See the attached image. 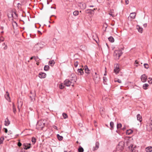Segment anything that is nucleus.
<instances>
[{
  "mask_svg": "<svg viewBox=\"0 0 152 152\" xmlns=\"http://www.w3.org/2000/svg\"><path fill=\"white\" fill-rule=\"evenodd\" d=\"M96 9H97L96 8H96H94V9H93V10H93V13L94 14V10H96Z\"/></svg>",
  "mask_w": 152,
  "mask_h": 152,
  "instance_id": "nucleus-57",
  "label": "nucleus"
},
{
  "mask_svg": "<svg viewBox=\"0 0 152 152\" xmlns=\"http://www.w3.org/2000/svg\"><path fill=\"white\" fill-rule=\"evenodd\" d=\"M125 129H126V128L125 127H123L122 129L123 130H124Z\"/></svg>",
  "mask_w": 152,
  "mask_h": 152,
  "instance_id": "nucleus-58",
  "label": "nucleus"
},
{
  "mask_svg": "<svg viewBox=\"0 0 152 152\" xmlns=\"http://www.w3.org/2000/svg\"><path fill=\"white\" fill-rule=\"evenodd\" d=\"M79 12L78 11H75L73 12V14L75 16H77L78 15Z\"/></svg>",
  "mask_w": 152,
  "mask_h": 152,
  "instance_id": "nucleus-34",
  "label": "nucleus"
},
{
  "mask_svg": "<svg viewBox=\"0 0 152 152\" xmlns=\"http://www.w3.org/2000/svg\"><path fill=\"white\" fill-rule=\"evenodd\" d=\"M31 144L25 143L23 144V146L24 149L27 150L31 148Z\"/></svg>",
  "mask_w": 152,
  "mask_h": 152,
  "instance_id": "nucleus-7",
  "label": "nucleus"
},
{
  "mask_svg": "<svg viewBox=\"0 0 152 152\" xmlns=\"http://www.w3.org/2000/svg\"><path fill=\"white\" fill-rule=\"evenodd\" d=\"M10 124V122L9 121L8 118H6L4 121V125L6 126H8Z\"/></svg>",
  "mask_w": 152,
  "mask_h": 152,
  "instance_id": "nucleus-15",
  "label": "nucleus"
},
{
  "mask_svg": "<svg viewBox=\"0 0 152 152\" xmlns=\"http://www.w3.org/2000/svg\"><path fill=\"white\" fill-rule=\"evenodd\" d=\"M137 120L139 121L140 122H141L142 121V116L140 114H137Z\"/></svg>",
  "mask_w": 152,
  "mask_h": 152,
  "instance_id": "nucleus-23",
  "label": "nucleus"
},
{
  "mask_svg": "<svg viewBox=\"0 0 152 152\" xmlns=\"http://www.w3.org/2000/svg\"><path fill=\"white\" fill-rule=\"evenodd\" d=\"M148 81L149 83L152 84V78L150 77L149 78Z\"/></svg>",
  "mask_w": 152,
  "mask_h": 152,
  "instance_id": "nucleus-39",
  "label": "nucleus"
},
{
  "mask_svg": "<svg viewBox=\"0 0 152 152\" xmlns=\"http://www.w3.org/2000/svg\"><path fill=\"white\" fill-rule=\"evenodd\" d=\"M31 141L34 144L36 142V140L34 137H33L32 138Z\"/></svg>",
  "mask_w": 152,
  "mask_h": 152,
  "instance_id": "nucleus-36",
  "label": "nucleus"
},
{
  "mask_svg": "<svg viewBox=\"0 0 152 152\" xmlns=\"http://www.w3.org/2000/svg\"><path fill=\"white\" fill-rule=\"evenodd\" d=\"M36 57V61H38L37 60V59L38 58V57Z\"/></svg>",
  "mask_w": 152,
  "mask_h": 152,
  "instance_id": "nucleus-63",
  "label": "nucleus"
},
{
  "mask_svg": "<svg viewBox=\"0 0 152 152\" xmlns=\"http://www.w3.org/2000/svg\"><path fill=\"white\" fill-rule=\"evenodd\" d=\"M121 126H122V125L121 123L118 124H117V128L118 129L121 128Z\"/></svg>",
  "mask_w": 152,
  "mask_h": 152,
  "instance_id": "nucleus-38",
  "label": "nucleus"
},
{
  "mask_svg": "<svg viewBox=\"0 0 152 152\" xmlns=\"http://www.w3.org/2000/svg\"><path fill=\"white\" fill-rule=\"evenodd\" d=\"M85 72L87 74H89L90 73V71L88 66L86 65H85L84 66Z\"/></svg>",
  "mask_w": 152,
  "mask_h": 152,
  "instance_id": "nucleus-16",
  "label": "nucleus"
},
{
  "mask_svg": "<svg viewBox=\"0 0 152 152\" xmlns=\"http://www.w3.org/2000/svg\"><path fill=\"white\" fill-rule=\"evenodd\" d=\"M93 10L91 9H87L85 10L87 14H90L91 15L94 14L93 13Z\"/></svg>",
  "mask_w": 152,
  "mask_h": 152,
  "instance_id": "nucleus-22",
  "label": "nucleus"
},
{
  "mask_svg": "<svg viewBox=\"0 0 152 152\" xmlns=\"http://www.w3.org/2000/svg\"><path fill=\"white\" fill-rule=\"evenodd\" d=\"M4 40V38L3 37H1L0 38V41H3Z\"/></svg>",
  "mask_w": 152,
  "mask_h": 152,
  "instance_id": "nucleus-48",
  "label": "nucleus"
},
{
  "mask_svg": "<svg viewBox=\"0 0 152 152\" xmlns=\"http://www.w3.org/2000/svg\"><path fill=\"white\" fill-rule=\"evenodd\" d=\"M33 58H34L35 59V61H36V57L35 56H32L30 58V60H32V59H33Z\"/></svg>",
  "mask_w": 152,
  "mask_h": 152,
  "instance_id": "nucleus-47",
  "label": "nucleus"
},
{
  "mask_svg": "<svg viewBox=\"0 0 152 152\" xmlns=\"http://www.w3.org/2000/svg\"><path fill=\"white\" fill-rule=\"evenodd\" d=\"M64 84L63 85V83H61L59 85V88L61 89H63L64 88Z\"/></svg>",
  "mask_w": 152,
  "mask_h": 152,
  "instance_id": "nucleus-33",
  "label": "nucleus"
},
{
  "mask_svg": "<svg viewBox=\"0 0 152 152\" xmlns=\"http://www.w3.org/2000/svg\"><path fill=\"white\" fill-rule=\"evenodd\" d=\"M135 63H136V64H138V62H137V61H135Z\"/></svg>",
  "mask_w": 152,
  "mask_h": 152,
  "instance_id": "nucleus-64",
  "label": "nucleus"
},
{
  "mask_svg": "<svg viewBox=\"0 0 152 152\" xmlns=\"http://www.w3.org/2000/svg\"><path fill=\"white\" fill-rule=\"evenodd\" d=\"M51 8H54V9H56V7H51Z\"/></svg>",
  "mask_w": 152,
  "mask_h": 152,
  "instance_id": "nucleus-62",
  "label": "nucleus"
},
{
  "mask_svg": "<svg viewBox=\"0 0 152 152\" xmlns=\"http://www.w3.org/2000/svg\"><path fill=\"white\" fill-rule=\"evenodd\" d=\"M18 146L19 147H20L21 146V145H22V144L21 142H19L18 143Z\"/></svg>",
  "mask_w": 152,
  "mask_h": 152,
  "instance_id": "nucleus-49",
  "label": "nucleus"
},
{
  "mask_svg": "<svg viewBox=\"0 0 152 152\" xmlns=\"http://www.w3.org/2000/svg\"><path fill=\"white\" fill-rule=\"evenodd\" d=\"M148 84L147 83H145L144 84L143 86V88L144 89H147V88L148 86Z\"/></svg>",
  "mask_w": 152,
  "mask_h": 152,
  "instance_id": "nucleus-30",
  "label": "nucleus"
},
{
  "mask_svg": "<svg viewBox=\"0 0 152 152\" xmlns=\"http://www.w3.org/2000/svg\"><path fill=\"white\" fill-rule=\"evenodd\" d=\"M147 77L145 74H143L141 75V79L142 82H145L147 81Z\"/></svg>",
  "mask_w": 152,
  "mask_h": 152,
  "instance_id": "nucleus-11",
  "label": "nucleus"
},
{
  "mask_svg": "<svg viewBox=\"0 0 152 152\" xmlns=\"http://www.w3.org/2000/svg\"><path fill=\"white\" fill-rule=\"evenodd\" d=\"M137 29L138 30L139 32L140 33H142V32L143 29L142 28L140 27L139 26H137Z\"/></svg>",
  "mask_w": 152,
  "mask_h": 152,
  "instance_id": "nucleus-27",
  "label": "nucleus"
},
{
  "mask_svg": "<svg viewBox=\"0 0 152 152\" xmlns=\"http://www.w3.org/2000/svg\"><path fill=\"white\" fill-rule=\"evenodd\" d=\"M53 127L55 129H56V130H58L57 127L56 126H54Z\"/></svg>",
  "mask_w": 152,
  "mask_h": 152,
  "instance_id": "nucleus-54",
  "label": "nucleus"
},
{
  "mask_svg": "<svg viewBox=\"0 0 152 152\" xmlns=\"http://www.w3.org/2000/svg\"><path fill=\"white\" fill-rule=\"evenodd\" d=\"M38 33L39 34H42L41 32L39 31H38Z\"/></svg>",
  "mask_w": 152,
  "mask_h": 152,
  "instance_id": "nucleus-56",
  "label": "nucleus"
},
{
  "mask_svg": "<svg viewBox=\"0 0 152 152\" xmlns=\"http://www.w3.org/2000/svg\"><path fill=\"white\" fill-rule=\"evenodd\" d=\"M129 148L131 152H137L136 148L135 146H134V147H133V145H131L129 146Z\"/></svg>",
  "mask_w": 152,
  "mask_h": 152,
  "instance_id": "nucleus-8",
  "label": "nucleus"
},
{
  "mask_svg": "<svg viewBox=\"0 0 152 152\" xmlns=\"http://www.w3.org/2000/svg\"><path fill=\"white\" fill-rule=\"evenodd\" d=\"M7 94L5 95V97L6 99L9 102H11L10 98L9 96V94L7 92Z\"/></svg>",
  "mask_w": 152,
  "mask_h": 152,
  "instance_id": "nucleus-18",
  "label": "nucleus"
},
{
  "mask_svg": "<svg viewBox=\"0 0 152 152\" xmlns=\"http://www.w3.org/2000/svg\"><path fill=\"white\" fill-rule=\"evenodd\" d=\"M43 47L42 45L40 43H38L34 46L33 48V50L34 52L36 53L39 51Z\"/></svg>",
  "mask_w": 152,
  "mask_h": 152,
  "instance_id": "nucleus-1",
  "label": "nucleus"
},
{
  "mask_svg": "<svg viewBox=\"0 0 152 152\" xmlns=\"http://www.w3.org/2000/svg\"><path fill=\"white\" fill-rule=\"evenodd\" d=\"M64 85L66 86H69L71 84L72 82L68 79H66L64 82Z\"/></svg>",
  "mask_w": 152,
  "mask_h": 152,
  "instance_id": "nucleus-10",
  "label": "nucleus"
},
{
  "mask_svg": "<svg viewBox=\"0 0 152 152\" xmlns=\"http://www.w3.org/2000/svg\"><path fill=\"white\" fill-rule=\"evenodd\" d=\"M120 71L119 69V66L118 64H117L116 65L115 68L114 70V72L116 74L118 73Z\"/></svg>",
  "mask_w": 152,
  "mask_h": 152,
  "instance_id": "nucleus-12",
  "label": "nucleus"
},
{
  "mask_svg": "<svg viewBox=\"0 0 152 152\" xmlns=\"http://www.w3.org/2000/svg\"><path fill=\"white\" fill-rule=\"evenodd\" d=\"M99 142H96L95 144V146L93 147V151H95L97 150L99 148Z\"/></svg>",
  "mask_w": 152,
  "mask_h": 152,
  "instance_id": "nucleus-14",
  "label": "nucleus"
},
{
  "mask_svg": "<svg viewBox=\"0 0 152 152\" xmlns=\"http://www.w3.org/2000/svg\"><path fill=\"white\" fill-rule=\"evenodd\" d=\"M89 7H94V6L93 5H90L89 6Z\"/></svg>",
  "mask_w": 152,
  "mask_h": 152,
  "instance_id": "nucleus-61",
  "label": "nucleus"
},
{
  "mask_svg": "<svg viewBox=\"0 0 152 152\" xmlns=\"http://www.w3.org/2000/svg\"><path fill=\"white\" fill-rule=\"evenodd\" d=\"M115 82H118L119 83H121V81L119 79H118L116 80H115Z\"/></svg>",
  "mask_w": 152,
  "mask_h": 152,
  "instance_id": "nucleus-46",
  "label": "nucleus"
},
{
  "mask_svg": "<svg viewBox=\"0 0 152 152\" xmlns=\"http://www.w3.org/2000/svg\"><path fill=\"white\" fill-rule=\"evenodd\" d=\"M4 132L5 133H7L8 132L7 129V128H4Z\"/></svg>",
  "mask_w": 152,
  "mask_h": 152,
  "instance_id": "nucleus-50",
  "label": "nucleus"
},
{
  "mask_svg": "<svg viewBox=\"0 0 152 152\" xmlns=\"http://www.w3.org/2000/svg\"><path fill=\"white\" fill-rule=\"evenodd\" d=\"M13 112L15 113L16 110L14 104H13Z\"/></svg>",
  "mask_w": 152,
  "mask_h": 152,
  "instance_id": "nucleus-45",
  "label": "nucleus"
},
{
  "mask_svg": "<svg viewBox=\"0 0 152 152\" xmlns=\"http://www.w3.org/2000/svg\"><path fill=\"white\" fill-rule=\"evenodd\" d=\"M103 80L104 81V84H106V81L107 80V79L106 77H103Z\"/></svg>",
  "mask_w": 152,
  "mask_h": 152,
  "instance_id": "nucleus-37",
  "label": "nucleus"
},
{
  "mask_svg": "<svg viewBox=\"0 0 152 152\" xmlns=\"http://www.w3.org/2000/svg\"><path fill=\"white\" fill-rule=\"evenodd\" d=\"M55 63V62L54 60H53L51 61H50L49 62V64L52 66Z\"/></svg>",
  "mask_w": 152,
  "mask_h": 152,
  "instance_id": "nucleus-25",
  "label": "nucleus"
},
{
  "mask_svg": "<svg viewBox=\"0 0 152 152\" xmlns=\"http://www.w3.org/2000/svg\"><path fill=\"white\" fill-rule=\"evenodd\" d=\"M80 6L82 9H84L86 8V4L84 3H81L80 4Z\"/></svg>",
  "mask_w": 152,
  "mask_h": 152,
  "instance_id": "nucleus-17",
  "label": "nucleus"
},
{
  "mask_svg": "<svg viewBox=\"0 0 152 152\" xmlns=\"http://www.w3.org/2000/svg\"><path fill=\"white\" fill-rule=\"evenodd\" d=\"M143 26L145 27H146L147 26V23H145L143 24Z\"/></svg>",
  "mask_w": 152,
  "mask_h": 152,
  "instance_id": "nucleus-55",
  "label": "nucleus"
},
{
  "mask_svg": "<svg viewBox=\"0 0 152 152\" xmlns=\"http://www.w3.org/2000/svg\"><path fill=\"white\" fill-rule=\"evenodd\" d=\"M136 15L135 12H132L130 13L129 17L132 19H134L135 18Z\"/></svg>",
  "mask_w": 152,
  "mask_h": 152,
  "instance_id": "nucleus-20",
  "label": "nucleus"
},
{
  "mask_svg": "<svg viewBox=\"0 0 152 152\" xmlns=\"http://www.w3.org/2000/svg\"><path fill=\"white\" fill-rule=\"evenodd\" d=\"M30 98L31 99V101H33V97L32 96H30Z\"/></svg>",
  "mask_w": 152,
  "mask_h": 152,
  "instance_id": "nucleus-53",
  "label": "nucleus"
},
{
  "mask_svg": "<svg viewBox=\"0 0 152 152\" xmlns=\"http://www.w3.org/2000/svg\"><path fill=\"white\" fill-rule=\"evenodd\" d=\"M79 64V62L77 61H76L74 63V66L75 67H77Z\"/></svg>",
  "mask_w": 152,
  "mask_h": 152,
  "instance_id": "nucleus-43",
  "label": "nucleus"
},
{
  "mask_svg": "<svg viewBox=\"0 0 152 152\" xmlns=\"http://www.w3.org/2000/svg\"><path fill=\"white\" fill-rule=\"evenodd\" d=\"M100 113L101 115L103 114L104 113V109L103 108H101L100 110Z\"/></svg>",
  "mask_w": 152,
  "mask_h": 152,
  "instance_id": "nucleus-42",
  "label": "nucleus"
},
{
  "mask_svg": "<svg viewBox=\"0 0 152 152\" xmlns=\"http://www.w3.org/2000/svg\"><path fill=\"white\" fill-rule=\"evenodd\" d=\"M46 74L43 72H41L39 74V76L41 78H43L45 77Z\"/></svg>",
  "mask_w": 152,
  "mask_h": 152,
  "instance_id": "nucleus-13",
  "label": "nucleus"
},
{
  "mask_svg": "<svg viewBox=\"0 0 152 152\" xmlns=\"http://www.w3.org/2000/svg\"><path fill=\"white\" fill-rule=\"evenodd\" d=\"M77 71L78 74L79 75H82L84 73L83 70L81 69H77Z\"/></svg>",
  "mask_w": 152,
  "mask_h": 152,
  "instance_id": "nucleus-19",
  "label": "nucleus"
},
{
  "mask_svg": "<svg viewBox=\"0 0 152 152\" xmlns=\"http://www.w3.org/2000/svg\"><path fill=\"white\" fill-rule=\"evenodd\" d=\"M146 129L147 131L150 132L152 130V122L147 123L146 124Z\"/></svg>",
  "mask_w": 152,
  "mask_h": 152,
  "instance_id": "nucleus-6",
  "label": "nucleus"
},
{
  "mask_svg": "<svg viewBox=\"0 0 152 152\" xmlns=\"http://www.w3.org/2000/svg\"><path fill=\"white\" fill-rule=\"evenodd\" d=\"M3 45H6V44H5V43H4L3 44H2Z\"/></svg>",
  "mask_w": 152,
  "mask_h": 152,
  "instance_id": "nucleus-60",
  "label": "nucleus"
},
{
  "mask_svg": "<svg viewBox=\"0 0 152 152\" xmlns=\"http://www.w3.org/2000/svg\"><path fill=\"white\" fill-rule=\"evenodd\" d=\"M14 13L15 14V15L17 17H18V15L16 13V12H14Z\"/></svg>",
  "mask_w": 152,
  "mask_h": 152,
  "instance_id": "nucleus-59",
  "label": "nucleus"
},
{
  "mask_svg": "<svg viewBox=\"0 0 152 152\" xmlns=\"http://www.w3.org/2000/svg\"><path fill=\"white\" fill-rule=\"evenodd\" d=\"M62 115L64 119L66 118L67 117V114L65 113H63L62 114Z\"/></svg>",
  "mask_w": 152,
  "mask_h": 152,
  "instance_id": "nucleus-41",
  "label": "nucleus"
},
{
  "mask_svg": "<svg viewBox=\"0 0 152 152\" xmlns=\"http://www.w3.org/2000/svg\"><path fill=\"white\" fill-rule=\"evenodd\" d=\"M46 123V121L44 120H41L37 122V125L42 128L44 127Z\"/></svg>",
  "mask_w": 152,
  "mask_h": 152,
  "instance_id": "nucleus-3",
  "label": "nucleus"
},
{
  "mask_svg": "<svg viewBox=\"0 0 152 152\" xmlns=\"http://www.w3.org/2000/svg\"><path fill=\"white\" fill-rule=\"evenodd\" d=\"M124 148V142H121L119 143L116 147L117 152H121Z\"/></svg>",
  "mask_w": 152,
  "mask_h": 152,
  "instance_id": "nucleus-2",
  "label": "nucleus"
},
{
  "mask_svg": "<svg viewBox=\"0 0 152 152\" xmlns=\"http://www.w3.org/2000/svg\"><path fill=\"white\" fill-rule=\"evenodd\" d=\"M57 137L58 139L60 141L62 140L63 139V137L62 136H60L59 134L57 135Z\"/></svg>",
  "mask_w": 152,
  "mask_h": 152,
  "instance_id": "nucleus-29",
  "label": "nucleus"
},
{
  "mask_svg": "<svg viewBox=\"0 0 152 152\" xmlns=\"http://www.w3.org/2000/svg\"><path fill=\"white\" fill-rule=\"evenodd\" d=\"M4 140V137L1 136L0 138V144H2L3 143V141Z\"/></svg>",
  "mask_w": 152,
  "mask_h": 152,
  "instance_id": "nucleus-31",
  "label": "nucleus"
},
{
  "mask_svg": "<svg viewBox=\"0 0 152 152\" xmlns=\"http://www.w3.org/2000/svg\"><path fill=\"white\" fill-rule=\"evenodd\" d=\"M122 52L120 50H117L115 51L114 55L115 56L118 57V58H119L120 56L122 54Z\"/></svg>",
  "mask_w": 152,
  "mask_h": 152,
  "instance_id": "nucleus-5",
  "label": "nucleus"
},
{
  "mask_svg": "<svg viewBox=\"0 0 152 152\" xmlns=\"http://www.w3.org/2000/svg\"><path fill=\"white\" fill-rule=\"evenodd\" d=\"M95 75L93 76V79L96 83H98L100 80V77L99 75L96 72L95 73Z\"/></svg>",
  "mask_w": 152,
  "mask_h": 152,
  "instance_id": "nucleus-4",
  "label": "nucleus"
},
{
  "mask_svg": "<svg viewBox=\"0 0 152 152\" xmlns=\"http://www.w3.org/2000/svg\"><path fill=\"white\" fill-rule=\"evenodd\" d=\"M125 3L126 4H127L129 3V0H125Z\"/></svg>",
  "mask_w": 152,
  "mask_h": 152,
  "instance_id": "nucleus-51",
  "label": "nucleus"
},
{
  "mask_svg": "<svg viewBox=\"0 0 152 152\" xmlns=\"http://www.w3.org/2000/svg\"><path fill=\"white\" fill-rule=\"evenodd\" d=\"M49 69V66L48 65H45L44 67V70L45 71H48Z\"/></svg>",
  "mask_w": 152,
  "mask_h": 152,
  "instance_id": "nucleus-32",
  "label": "nucleus"
},
{
  "mask_svg": "<svg viewBox=\"0 0 152 152\" xmlns=\"http://www.w3.org/2000/svg\"><path fill=\"white\" fill-rule=\"evenodd\" d=\"M133 131L131 129L127 130L126 131V134L128 135H129L132 133Z\"/></svg>",
  "mask_w": 152,
  "mask_h": 152,
  "instance_id": "nucleus-24",
  "label": "nucleus"
},
{
  "mask_svg": "<svg viewBox=\"0 0 152 152\" xmlns=\"http://www.w3.org/2000/svg\"><path fill=\"white\" fill-rule=\"evenodd\" d=\"M78 152H83V148L81 146H80L78 149Z\"/></svg>",
  "mask_w": 152,
  "mask_h": 152,
  "instance_id": "nucleus-28",
  "label": "nucleus"
},
{
  "mask_svg": "<svg viewBox=\"0 0 152 152\" xmlns=\"http://www.w3.org/2000/svg\"><path fill=\"white\" fill-rule=\"evenodd\" d=\"M70 79L73 82H75L77 80L76 76L74 74L71 75L70 77Z\"/></svg>",
  "mask_w": 152,
  "mask_h": 152,
  "instance_id": "nucleus-9",
  "label": "nucleus"
},
{
  "mask_svg": "<svg viewBox=\"0 0 152 152\" xmlns=\"http://www.w3.org/2000/svg\"><path fill=\"white\" fill-rule=\"evenodd\" d=\"M110 126L111 127V130L113 128V126H114V123L113 122H111L110 123Z\"/></svg>",
  "mask_w": 152,
  "mask_h": 152,
  "instance_id": "nucleus-35",
  "label": "nucleus"
},
{
  "mask_svg": "<svg viewBox=\"0 0 152 152\" xmlns=\"http://www.w3.org/2000/svg\"><path fill=\"white\" fill-rule=\"evenodd\" d=\"M145 150L147 152H151L152 151V147L148 146L145 148Z\"/></svg>",
  "mask_w": 152,
  "mask_h": 152,
  "instance_id": "nucleus-21",
  "label": "nucleus"
},
{
  "mask_svg": "<svg viewBox=\"0 0 152 152\" xmlns=\"http://www.w3.org/2000/svg\"><path fill=\"white\" fill-rule=\"evenodd\" d=\"M109 40L112 42H113L114 41V39L113 37L111 36L108 38Z\"/></svg>",
  "mask_w": 152,
  "mask_h": 152,
  "instance_id": "nucleus-26",
  "label": "nucleus"
},
{
  "mask_svg": "<svg viewBox=\"0 0 152 152\" xmlns=\"http://www.w3.org/2000/svg\"><path fill=\"white\" fill-rule=\"evenodd\" d=\"M7 45H5V46L4 47V50H6L7 49Z\"/></svg>",
  "mask_w": 152,
  "mask_h": 152,
  "instance_id": "nucleus-52",
  "label": "nucleus"
},
{
  "mask_svg": "<svg viewBox=\"0 0 152 152\" xmlns=\"http://www.w3.org/2000/svg\"><path fill=\"white\" fill-rule=\"evenodd\" d=\"M109 14L110 15L112 16L113 17H114L115 16L114 14H113V13L112 12H110L109 13Z\"/></svg>",
  "mask_w": 152,
  "mask_h": 152,
  "instance_id": "nucleus-44",
  "label": "nucleus"
},
{
  "mask_svg": "<svg viewBox=\"0 0 152 152\" xmlns=\"http://www.w3.org/2000/svg\"><path fill=\"white\" fill-rule=\"evenodd\" d=\"M144 67L147 69H148L149 68V65L147 64H144Z\"/></svg>",
  "mask_w": 152,
  "mask_h": 152,
  "instance_id": "nucleus-40",
  "label": "nucleus"
}]
</instances>
